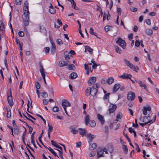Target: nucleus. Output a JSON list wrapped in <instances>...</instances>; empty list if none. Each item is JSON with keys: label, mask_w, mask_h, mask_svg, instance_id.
<instances>
[{"label": "nucleus", "mask_w": 159, "mask_h": 159, "mask_svg": "<svg viewBox=\"0 0 159 159\" xmlns=\"http://www.w3.org/2000/svg\"><path fill=\"white\" fill-rule=\"evenodd\" d=\"M115 47L116 49V52L119 53H120L121 51V49L118 46H115Z\"/></svg>", "instance_id": "obj_38"}, {"label": "nucleus", "mask_w": 159, "mask_h": 159, "mask_svg": "<svg viewBox=\"0 0 159 159\" xmlns=\"http://www.w3.org/2000/svg\"><path fill=\"white\" fill-rule=\"evenodd\" d=\"M98 88L97 83H95L92 86L91 88V95L92 96L96 95L98 91Z\"/></svg>", "instance_id": "obj_4"}, {"label": "nucleus", "mask_w": 159, "mask_h": 159, "mask_svg": "<svg viewBox=\"0 0 159 159\" xmlns=\"http://www.w3.org/2000/svg\"><path fill=\"white\" fill-rule=\"evenodd\" d=\"M133 37V34H130L129 36H128V38L130 40H131L132 39Z\"/></svg>", "instance_id": "obj_62"}, {"label": "nucleus", "mask_w": 159, "mask_h": 159, "mask_svg": "<svg viewBox=\"0 0 159 159\" xmlns=\"http://www.w3.org/2000/svg\"><path fill=\"white\" fill-rule=\"evenodd\" d=\"M37 116H39V117L40 118H41V119H42V120L44 122L45 124H46V121L45 120V119H44L43 118V117L41 115H39L38 114H37Z\"/></svg>", "instance_id": "obj_56"}, {"label": "nucleus", "mask_w": 159, "mask_h": 159, "mask_svg": "<svg viewBox=\"0 0 159 159\" xmlns=\"http://www.w3.org/2000/svg\"><path fill=\"white\" fill-rule=\"evenodd\" d=\"M14 134H18L19 132V128L17 126H15L14 127Z\"/></svg>", "instance_id": "obj_32"}, {"label": "nucleus", "mask_w": 159, "mask_h": 159, "mask_svg": "<svg viewBox=\"0 0 159 159\" xmlns=\"http://www.w3.org/2000/svg\"><path fill=\"white\" fill-rule=\"evenodd\" d=\"M71 132H72L73 134H76L78 132V131L77 130H75L72 128L71 129Z\"/></svg>", "instance_id": "obj_51"}, {"label": "nucleus", "mask_w": 159, "mask_h": 159, "mask_svg": "<svg viewBox=\"0 0 159 159\" xmlns=\"http://www.w3.org/2000/svg\"><path fill=\"white\" fill-rule=\"evenodd\" d=\"M116 43L122 47L123 49L125 48L126 47V43L125 41L122 39L120 37L118 38Z\"/></svg>", "instance_id": "obj_5"}, {"label": "nucleus", "mask_w": 159, "mask_h": 159, "mask_svg": "<svg viewBox=\"0 0 159 159\" xmlns=\"http://www.w3.org/2000/svg\"><path fill=\"white\" fill-rule=\"evenodd\" d=\"M117 106L116 105L111 104L109 106V108L107 110V114L110 115L111 113H113L116 110Z\"/></svg>", "instance_id": "obj_7"}, {"label": "nucleus", "mask_w": 159, "mask_h": 159, "mask_svg": "<svg viewBox=\"0 0 159 159\" xmlns=\"http://www.w3.org/2000/svg\"><path fill=\"white\" fill-rule=\"evenodd\" d=\"M91 127H94L96 125V123L94 120H91L89 123Z\"/></svg>", "instance_id": "obj_39"}, {"label": "nucleus", "mask_w": 159, "mask_h": 159, "mask_svg": "<svg viewBox=\"0 0 159 159\" xmlns=\"http://www.w3.org/2000/svg\"><path fill=\"white\" fill-rule=\"evenodd\" d=\"M62 105L63 108H66L70 106L71 104L70 102L66 99H63L62 102Z\"/></svg>", "instance_id": "obj_10"}, {"label": "nucleus", "mask_w": 159, "mask_h": 159, "mask_svg": "<svg viewBox=\"0 0 159 159\" xmlns=\"http://www.w3.org/2000/svg\"><path fill=\"white\" fill-rule=\"evenodd\" d=\"M146 33L148 35H151L153 34V31L151 29H148L146 30Z\"/></svg>", "instance_id": "obj_33"}, {"label": "nucleus", "mask_w": 159, "mask_h": 159, "mask_svg": "<svg viewBox=\"0 0 159 159\" xmlns=\"http://www.w3.org/2000/svg\"><path fill=\"white\" fill-rule=\"evenodd\" d=\"M57 42L59 45L63 44L62 41L61 39H58L57 40Z\"/></svg>", "instance_id": "obj_52"}, {"label": "nucleus", "mask_w": 159, "mask_h": 159, "mask_svg": "<svg viewBox=\"0 0 159 159\" xmlns=\"http://www.w3.org/2000/svg\"><path fill=\"white\" fill-rule=\"evenodd\" d=\"M77 74L75 72H73L71 73L69 76V77L71 79H74L77 78Z\"/></svg>", "instance_id": "obj_25"}, {"label": "nucleus", "mask_w": 159, "mask_h": 159, "mask_svg": "<svg viewBox=\"0 0 159 159\" xmlns=\"http://www.w3.org/2000/svg\"><path fill=\"white\" fill-rule=\"evenodd\" d=\"M131 77H132V76L131 75L125 73L120 76V78H121L125 79H130Z\"/></svg>", "instance_id": "obj_17"}, {"label": "nucleus", "mask_w": 159, "mask_h": 159, "mask_svg": "<svg viewBox=\"0 0 159 159\" xmlns=\"http://www.w3.org/2000/svg\"><path fill=\"white\" fill-rule=\"evenodd\" d=\"M140 44V42L138 40H136L135 42V46L136 47H139Z\"/></svg>", "instance_id": "obj_59"}, {"label": "nucleus", "mask_w": 159, "mask_h": 159, "mask_svg": "<svg viewBox=\"0 0 159 159\" xmlns=\"http://www.w3.org/2000/svg\"><path fill=\"white\" fill-rule=\"evenodd\" d=\"M16 43L19 45V46H20V45L23 44L18 39H16Z\"/></svg>", "instance_id": "obj_61"}, {"label": "nucleus", "mask_w": 159, "mask_h": 159, "mask_svg": "<svg viewBox=\"0 0 159 159\" xmlns=\"http://www.w3.org/2000/svg\"><path fill=\"white\" fill-rule=\"evenodd\" d=\"M122 148L123 150V152L125 154H127L128 152V148L126 145H123L122 146Z\"/></svg>", "instance_id": "obj_31"}, {"label": "nucleus", "mask_w": 159, "mask_h": 159, "mask_svg": "<svg viewBox=\"0 0 159 159\" xmlns=\"http://www.w3.org/2000/svg\"><path fill=\"white\" fill-rule=\"evenodd\" d=\"M129 130L130 132V133H134V132L135 131L134 130V129L133 128H132L131 127H129Z\"/></svg>", "instance_id": "obj_64"}, {"label": "nucleus", "mask_w": 159, "mask_h": 159, "mask_svg": "<svg viewBox=\"0 0 159 159\" xmlns=\"http://www.w3.org/2000/svg\"><path fill=\"white\" fill-rule=\"evenodd\" d=\"M21 3V0H15V3L16 5H20Z\"/></svg>", "instance_id": "obj_60"}, {"label": "nucleus", "mask_w": 159, "mask_h": 159, "mask_svg": "<svg viewBox=\"0 0 159 159\" xmlns=\"http://www.w3.org/2000/svg\"><path fill=\"white\" fill-rule=\"evenodd\" d=\"M24 128L25 129V131L24 132V133H23V134L22 140H23V142H25V139H24L25 137V135L26 134L27 130H26V129L25 128V127H24Z\"/></svg>", "instance_id": "obj_43"}, {"label": "nucleus", "mask_w": 159, "mask_h": 159, "mask_svg": "<svg viewBox=\"0 0 159 159\" xmlns=\"http://www.w3.org/2000/svg\"><path fill=\"white\" fill-rule=\"evenodd\" d=\"M124 62L125 63L126 65L128 67H129L131 64L130 62H129V61H128L126 59H125L124 60Z\"/></svg>", "instance_id": "obj_41"}, {"label": "nucleus", "mask_w": 159, "mask_h": 159, "mask_svg": "<svg viewBox=\"0 0 159 159\" xmlns=\"http://www.w3.org/2000/svg\"><path fill=\"white\" fill-rule=\"evenodd\" d=\"M52 110L54 112H56L59 111V108L57 106H55L53 108Z\"/></svg>", "instance_id": "obj_45"}, {"label": "nucleus", "mask_w": 159, "mask_h": 159, "mask_svg": "<svg viewBox=\"0 0 159 159\" xmlns=\"http://www.w3.org/2000/svg\"><path fill=\"white\" fill-rule=\"evenodd\" d=\"M153 117L154 119L153 120V119L151 120L150 116H145L143 118L141 117L140 118V120L142 123H144L147 124L150 122L152 123L155 121L156 116L155 115H153Z\"/></svg>", "instance_id": "obj_1"}, {"label": "nucleus", "mask_w": 159, "mask_h": 159, "mask_svg": "<svg viewBox=\"0 0 159 159\" xmlns=\"http://www.w3.org/2000/svg\"><path fill=\"white\" fill-rule=\"evenodd\" d=\"M96 80V78L94 76L91 77L89 78L88 81V84L89 86L93 85L95 84Z\"/></svg>", "instance_id": "obj_9"}, {"label": "nucleus", "mask_w": 159, "mask_h": 159, "mask_svg": "<svg viewBox=\"0 0 159 159\" xmlns=\"http://www.w3.org/2000/svg\"><path fill=\"white\" fill-rule=\"evenodd\" d=\"M67 53L68 52L66 51L64 53V55L66 56L65 57V58L66 60L70 59L71 57L72 58V57L71 55H70L69 53L68 54H67Z\"/></svg>", "instance_id": "obj_23"}, {"label": "nucleus", "mask_w": 159, "mask_h": 159, "mask_svg": "<svg viewBox=\"0 0 159 159\" xmlns=\"http://www.w3.org/2000/svg\"><path fill=\"white\" fill-rule=\"evenodd\" d=\"M112 28V26L107 25L105 27V30L106 32H107L111 30Z\"/></svg>", "instance_id": "obj_36"}, {"label": "nucleus", "mask_w": 159, "mask_h": 159, "mask_svg": "<svg viewBox=\"0 0 159 159\" xmlns=\"http://www.w3.org/2000/svg\"><path fill=\"white\" fill-rule=\"evenodd\" d=\"M121 9L120 8L117 7V12L118 14V16H120L121 14Z\"/></svg>", "instance_id": "obj_54"}, {"label": "nucleus", "mask_w": 159, "mask_h": 159, "mask_svg": "<svg viewBox=\"0 0 159 159\" xmlns=\"http://www.w3.org/2000/svg\"><path fill=\"white\" fill-rule=\"evenodd\" d=\"M120 87V85L119 84H116L114 86L113 91L114 92H116Z\"/></svg>", "instance_id": "obj_19"}, {"label": "nucleus", "mask_w": 159, "mask_h": 159, "mask_svg": "<svg viewBox=\"0 0 159 159\" xmlns=\"http://www.w3.org/2000/svg\"><path fill=\"white\" fill-rule=\"evenodd\" d=\"M48 133H51L53 130V127L52 125H50L49 124H48Z\"/></svg>", "instance_id": "obj_40"}, {"label": "nucleus", "mask_w": 159, "mask_h": 159, "mask_svg": "<svg viewBox=\"0 0 159 159\" xmlns=\"http://www.w3.org/2000/svg\"><path fill=\"white\" fill-rule=\"evenodd\" d=\"M104 153L102 150H99L97 152V155L98 157H100L103 156V154Z\"/></svg>", "instance_id": "obj_34"}, {"label": "nucleus", "mask_w": 159, "mask_h": 159, "mask_svg": "<svg viewBox=\"0 0 159 159\" xmlns=\"http://www.w3.org/2000/svg\"><path fill=\"white\" fill-rule=\"evenodd\" d=\"M110 93H106L104 96L103 97V99L105 100L106 99H109V95Z\"/></svg>", "instance_id": "obj_44"}, {"label": "nucleus", "mask_w": 159, "mask_h": 159, "mask_svg": "<svg viewBox=\"0 0 159 159\" xmlns=\"http://www.w3.org/2000/svg\"><path fill=\"white\" fill-rule=\"evenodd\" d=\"M75 66L72 64H69L68 69L70 70H74V68H75Z\"/></svg>", "instance_id": "obj_37"}, {"label": "nucleus", "mask_w": 159, "mask_h": 159, "mask_svg": "<svg viewBox=\"0 0 159 159\" xmlns=\"http://www.w3.org/2000/svg\"><path fill=\"white\" fill-rule=\"evenodd\" d=\"M78 129L79 130V133L81 135L82 137H83L84 135H85L87 132V130L85 129L79 128Z\"/></svg>", "instance_id": "obj_16"}, {"label": "nucleus", "mask_w": 159, "mask_h": 159, "mask_svg": "<svg viewBox=\"0 0 159 159\" xmlns=\"http://www.w3.org/2000/svg\"><path fill=\"white\" fill-rule=\"evenodd\" d=\"M70 62L69 61H61L58 63V66L61 67L68 65V63Z\"/></svg>", "instance_id": "obj_11"}, {"label": "nucleus", "mask_w": 159, "mask_h": 159, "mask_svg": "<svg viewBox=\"0 0 159 159\" xmlns=\"http://www.w3.org/2000/svg\"><path fill=\"white\" fill-rule=\"evenodd\" d=\"M108 150L109 151L111 152H112L113 151V148L111 145H109L107 148Z\"/></svg>", "instance_id": "obj_50"}, {"label": "nucleus", "mask_w": 159, "mask_h": 159, "mask_svg": "<svg viewBox=\"0 0 159 159\" xmlns=\"http://www.w3.org/2000/svg\"><path fill=\"white\" fill-rule=\"evenodd\" d=\"M44 51L46 54L48 53L49 52V47H45L44 48Z\"/></svg>", "instance_id": "obj_55"}, {"label": "nucleus", "mask_w": 159, "mask_h": 159, "mask_svg": "<svg viewBox=\"0 0 159 159\" xmlns=\"http://www.w3.org/2000/svg\"><path fill=\"white\" fill-rule=\"evenodd\" d=\"M84 121L85 124L86 125H88V124L90 121L89 116V115H86L84 119Z\"/></svg>", "instance_id": "obj_21"}, {"label": "nucleus", "mask_w": 159, "mask_h": 159, "mask_svg": "<svg viewBox=\"0 0 159 159\" xmlns=\"http://www.w3.org/2000/svg\"><path fill=\"white\" fill-rule=\"evenodd\" d=\"M86 50L90 52V54H92L93 49L88 46H85V52H86Z\"/></svg>", "instance_id": "obj_29"}, {"label": "nucleus", "mask_w": 159, "mask_h": 159, "mask_svg": "<svg viewBox=\"0 0 159 159\" xmlns=\"http://www.w3.org/2000/svg\"><path fill=\"white\" fill-rule=\"evenodd\" d=\"M39 71L41 73V75L43 77V79L44 80V81L45 84H47L45 76V71L44 68L43 67L42 65H41V63L39 64Z\"/></svg>", "instance_id": "obj_6"}, {"label": "nucleus", "mask_w": 159, "mask_h": 159, "mask_svg": "<svg viewBox=\"0 0 159 159\" xmlns=\"http://www.w3.org/2000/svg\"><path fill=\"white\" fill-rule=\"evenodd\" d=\"M95 153L94 152L92 151L91 152V153L89 154V156L90 157H94L95 155Z\"/></svg>", "instance_id": "obj_63"}, {"label": "nucleus", "mask_w": 159, "mask_h": 159, "mask_svg": "<svg viewBox=\"0 0 159 159\" xmlns=\"http://www.w3.org/2000/svg\"><path fill=\"white\" fill-rule=\"evenodd\" d=\"M107 81V84L109 85H110L114 82V79L113 77H111L108 79Z\"/></svg>", "instance_id": "obj_26"}, {"label": "nucleus", "mask_w": 159, "mask_h": 159, "mask_svg": "<svg viewBox=\"0 0 159 159\" xmlns=\"http://www.w3.org/2000/svg\"><path fill=\"white\" fill-rule=\"evenodd\" d=\"M7 117L8 118H10L11 115V108L10 107H9L8 108H7Z\"/></svg>", "instance_id": "obj_28"}, {"label": "nucleus", "mask_w": 159, "mask_h": 159, "mask_svg": "<svg viewBox=\"0 0 159 159\" xmlns=\"http://www.w3.org/2000/svg\"><path fill=\"white\" fill-rule=\"evenodd\" d=\"M129 67L132 70L137 72V70H139V68L138 66L135 67L132 64H131Z\"/></svg>", "instance_id": "obj_24"}, {"label": "nucleus", "mask_w": 159, "mask_h": 159, "mask_svg": "<svg viewBox=\"0 0 159 159\" xmlns=\"http://www.w3.org/2000/svg\"><path fill=\"white\" fill-rule=\"evenodd\" d=\"M122 114L121 113H119L116 116V121L117 122L119 119H120L122 117Z\"/></svg>", "instance_id": "obj_35"}, {"label": "nucleus", "mask_w": 159, "mask_h": 159, "mask_svg": "<svg viewBox=\"0 0 159 159\" xmlns=\"http://www.w3.org/2000/svg\"><path fill=\"white\" fill-rule=\"evenodd\" d=\"M29 12H24V16L23 17L24 25L27 26L29 24Z\"/></svg>", "instance_id": "obj_2"}, {"label": "nucleus", "mask_w": 159, "mask_h": 159, "mask_svg": "<svg viewBox=\"0 0 159 159\" xmlns=\"http://www.w3.org/2000/svg\"><path fill=\"white\" fill-rule=\"evenodd\" d=\"M24 34V33L22 31H20L18 32L19 36L20 37H23Z\"/></svg>", "instance_id": "obj_53"}, {"label": "nucleus", "mask_w": 159, "mask_h": 159, "mask_svg": "<svg viewBox=\"0 0 159 159\" xmlns=\"http://www.w3.org/2000/svg\"><path fill=\"white\" fill-rule=\"evenodd\" d=\"M97 117L101 124L103 125L105 123V120L104 117L100 114H98L97 115Z\"/></svg>", "instance_id": "obj_13"}, {"label": "nucleus", "mask_w": 159, "mask_h": 159, "mask_svg": "<svg viewBox=\"0 0 159 159\" xmlns=\"http://www.w3.org/2000/svg\"><path fill=\"white\" fill-rule=\"evenodd\" d=\"M89 33L93 35H95V34L93 32V30L92 28L90 29Z\"/></svg>", "instance_id": "obj_57"}, {"label": "nucleus", "mask_w": 159, "mask_h": 159, "mask_svg": "<svg viewBox=\"0 0 159 159\" xmlns=\"http://www.w3.org/2000/svg\"><path fill=\"white\" fill-rule=\"evenodd\" d=\"M135 93L132 92H129L127 94V98L128 100L132 101L135 98Z\"/></svg>", "instance_id": "obj_8"}, {"label": "nucleus", "mask_w": 159, "mask_h": 159, "mask_svg": "<svg viewBox=\"0 0 159 159\" xmlns=\"http://www.w3.org/2000/svg\"><path fill=\"white\" fill-rule=\"evenodd\" d=\"M9 90H8V92L7 93V100L10 106L11 107L13 105L14 103L12 100L11 90L10 89V92H9Z\"/></svg>", "instance_id": "obj_3"}, {"label": "nucleus", "mask_w": 159, "mask_h": 159, "mask_svg": "<svg viewBox=\"0 0 159 159\" xmlns=\"http://www.w3.org/2000/svg\"><path fill=\"white\" fill-rule=\"evenodd\" d=\"M35 86L37 90H38L40 88V85L39 83L38 82H36L35 84Z\"/></svg>", "instance_id": "obj_46"}, {"label": "nucleus", "mask_w": 159, "mask_h": 159, "mask_svg": "<svg viewBox=\"0 0 159 159\" xmlns=\"http://www.w3.org/2000/svg\"><path fill=\"white\" fill-rule=\"evenodd\" d=\"M107 82V79L105 78L102 79L101 80V83L103 84H105Z\"/></svg>", "instance_id": "obj_49"}, {"label": "nucleus", "mask_w": 159, "mask_h": 159, "mask_svg": "<svg viewBox=\"0 0 159 159\" xmlns=\"http://www.w3.org/2000/svg\"><path fill=\"white\" fill-rule=\"evenodd\" d=\"M145 22L148 25H150L151 22V20L149 19H147L145 20Z\"/></svg>", "instance_id": "obj_58"}, {"label": "nucleus", "mask_w": 159, "mask_h": 159, "mask_svg": "<svg viewBox=\"0 0 159 159\" xmlns=\"http://www.w3.org/2000/svg\"><path fill=\"white\" fill-rule=\"evenodd\" d=\"M94 136L91 134H89L87 136V138L90 140L89 142H91L92 140L94 138Z\"/></svg>", "instance_id": "obj_27"}, {"label": "nucleus", "mask_w": 159, "mask_h": 159, "mask_svg": "<svg viewBox=\"0 0 159 159\" xmlns=\"http://www.w3.org/2000/svg\"><path fill=\"white\" fill-rule=\"evenodd\" d=\"M43 131L42 130V132L40 134V135L39 136V142L42 143V144H43V143L42 142V141L41 140V139L42 138V135L43 134Z\"/></svg>", "instance_id": "obj_47"}, {"label": "nucleus", "mask_w": 159, "mask_h": 159, "mask_svg": "<svg viewBox=\"0 0 159 159\" xmlns=\"http://www.w3.org/2000/svg\"><path fill=\"white\" fill-rule=\"evenodd\" d=\"M91 89L90 87L88 88L85 91V95L87 96H88L91 95Z\"/></svg>", "instance_id": "obj_20"}, {"label": "nucleus", "mask_w": 159, "mask_h": 159, "mask_svg": "<svg viewBox=\"0 0 159 159\" xmlns=\"http://www.w3.org/2000/svg\"><path fill=\"white\" fill-rule=\"evenodd\" d=\"M97 147V144L95 143H93L91 145V147H89V148L90 150H93L95 149Z\"/></svg>", "instance_id": "obj_30"}, {"label": "nucleus", "mask_w": 159, "mask_h": 159, "mask_svg": "<svg viewBox=\"0 0 159 159\" xmlns=\"http://www.w3.org/2000/svg\"><path fill=\"white\" fill-rule=\"evenodd\" d=\"M136 82L139 84L140 86L141 87H143L144 88V89L146 90L147 89V87L146 85L143 82L140 80H137L136 81Z\"/></svg>", "instance_id": "obj_18"}, {"label": "nucleus", "mask_w": 159, "mask_h": 159, "mask_svg": "<svg viewBox=\"0 0 159 159\" xmlns=\"http://www.w3.org/2000/svg\"><path fill=\"white\" fill-rule=\"evenodd\" d=\"M56 10L53 8H52L49 9V12L52 14H54Z\"/></svg>", "instance_id": "obj_42"}, {"label": "nucleus", "mask_w": 159, "mask_h": 159, "mask_svg": "<svg viewBox=\"0 0 159 159\" xmlns=\"http://www.w3.org/2000/svg\"><path fill=\"white\" fill-rule=\"evenodd\" d=\"M151 107L149 106H147L146 107H144L143 109V114L144 115H146L147 114V111H150Z\"/></svg>", "instance_id": "obj_12"}, {"label": "nucleus", "mask_w": 159, "mask_h": 159, "mask_svg": "<svg viewBox=\"0 0 159 159\" xmlns=\"http://www.w3.org/2000/svg\"><path fill=\"white\" fill-rule=\"evenodd\" d=\"M41 94L42 96L44 98H47L48 97V94L45 92H42Z\"/></svg>", "instance_id": "obj_48"}, {"label": "nucleus", "mask_w": 159, "mask_h": 159, "mask_svg": "<svg viewBox=\"0 0 159 159\" xmlns=\"http://www.w3.org/2000/svg\"><path fill=\"white\" fill-rule=\"evenodd\" d=\"M62 25V23L59 19L57 20V22L55 23L54 24L55 27L56 28H58L60 27L61 25Z\"/></svg>", "instance_id": "obj_15"}, {"label": "nucleus", "mask_w": 159, "mask_h": 159, "mask_svg": "<svg viewBox=\"0 0 159 159\" xmlns=\"http://www.w3.org/2000/svg\"><path fill=\"white\" fill-rule=\"evenodd\" d=\"M51 43L52 44L51 47V52L52 54H54L55 52L56 46L55 44L52 41H51Z\"/></svg>", "instance_id": "obj_14"}, {"label": "nucleus", "mask_w": 159, "mask_h": 159, "mask_svg": "<svg viewBox=\"0 0 159 159\" xmlns=\"http://www.w3.org/2000/svg\"><path fill=\"white\" fill-rule=\"evenodd\" d=\"M23 10L24 12H29V6L28 3L25 2L24 3V6L23 7Z\"/></svg>", "instance_id": "obj_22"}]
</instances>
